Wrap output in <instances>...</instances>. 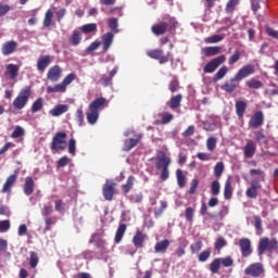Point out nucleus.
I'll use <instances>...</instances> for the list:
<instances>
[{
	"instance_id": "nucleus-28",
	"label": "nucleus",
	"mask_w": 278,
	"mask_h": 278,
	"mask_svg": "<svg viewBox=\"0 0 278 278\" xmlns=\"http://www.w3.org/2000/svg\"><path fill=\"white\" fill-rule=\"evenodd\" d=\"M66 112H68V105L66 104H59L50 110L51 116H62V114H66Z\"/></svg>"
},
{
	"instance_id": "nucleus-56",
	"label": "nucleus",
	"mask_w": 278,
	"mask_h": 278,
	"mask_svg": "<svg viewBox=\"0 0 278 278\" xmlns=\"http://www.w3.org/2000/svg\"><path fill=\"white\" fill-rule=\"evenodd\" d=\"M38 254L36 252H30V261H29V265L31 268H36L38 266Z\"/></svg>"
},
{
	"instance_id": "nucleus-19",
	"label": "nucleus",
	"mask_w": 278,
	"mask_h": 278,
	"mask_svg": "<svg viewBox=\"0 0 278 278\" xmlns=\"http://www.w3.org/2000/svg\"><path fill=\"white\" fill-rule=\"evenodd\" d=\"M146 240L147 233L142 232L141 230H137L132 238V244L137 247V249H142V247H144Z\"/></svg>"
},
{
	"instance_id": "nucleus-7",
	"label": "nucleus",
	"mask_w": 278,
	"mask_h": 278,
	"mask_svg": "<svg viewBox=\"0 0 278 278\" xmlns=\"http://www.w3.org/2000/svg\"><path fill=\"white\" fill-rule=\"evenodd\" d=\"M75 81V74H68L61 84L48 87L47 92H66V87Z\"/></svg>"
},
{
	"instance_id": "nucleus-15",
	"label": "nucleus",
	"mask_w": 278,
	"mask_h": 278,
	"mask_svg": "<svg viewBox=\"0 0 278 278\" xmlns=\"http://www.w3.org/2000/svg\"><path fill=\"white\" fill-rule=\"evenodd\" d=\"M115 188L116 182L106 180V184L103 187V197L106 201H112V199H114Z\"/></svg>"
},
{
	"instance_id": "nucleus-45",
	"label": "nucleus",
	"mask_w": 278,
	"mask_h": 278,
	"mask_svg": "<svg viewBox=\"0 0 278 278\" xmlns=\"http://www.w3.org/2000/svg\"><path fill=\"white\" fill-rule=\"evenodd\" d=\"M179 79H177V76H174L173 79L169 81L168 90L172 93H175L177 92V90H179Z\"/></svg>"
},
{
	"instance_id": "nucleus-33",
	"label": "nucleus",
	"mask_w": 278,
	"mask_h": 278,
	"mask_svg": "<svg viewBox=\"0 0 278 278\" xmlns=\"http://www.w3.org/2000/svg\"><path fill=\"white\" fill-rule=\"evenodd\" d=\"M224 197L228 201L229 199H231V197H233V188H231V177H228L225 184Z\"/></svg>"
},
{
	"instance_id": "nucleus-32",
	"label": "nucleus",
	"mask_w": 278,
	"mask_h": 278,
	"mask_svg": "<svg viewBox=\"0 0 278 278\" xmlns=\"http://www.w3.org/2000/svg\"><path fill=\"white\" fill-rule=\"evenodd\" d=\"M245 86L250 88V90H260V88H264V84L255 78L248 80Z\"/></svg>"
},
{
	"instance_id": "nucleus-52",
	"label": "nucleus",
	"mask_w": 278,
	"mask_h": 278,
	"mask_svg": "<svg viewBox=\"0 0 278 278\" xmlns=\"http://www.w3.org/2000/svg\"><path fill=\"white\" fill-rule=\"evenodd\" d=\"M211 256H212V251L205 250L199 254L198 260H199V262L203 263V262H207Z\"/></svg>"
},
{
	"instance_id": "nucleus-62",
	"label": "nucleus",
	"mask_w": 278,
	"mask_h": 278,
	"mask_svg": "<svg viewBox=\"0 0 278 278\" xmlns=\"http://www.w3.org/2000/svg\"><path fill=\"white\" fill-rule=\"evenodd\" d=\"M225 170V163L218 162L214 167L215 175H223V172Z\"/></svg>"
},
{
	"instance_id": "nucleus-54",
	"label": "nucleus",
	"mask_w": 278,
	"mask_h": 278,
	"mask_svg": "<svg viewBox=\"0 0 278 278\" xmlns=\"http://www.w3.org/2000/svg\"><path fill=\"white\" fill-rule=\"evenodd\" d=\"M224 247H227V240L223 237H218L217 240L215 241V249L216 251H220Z\"/></svg>"
},
{
	"instance_id": "nucleus-48",
	"label": "nucleus",
	"mask_w": 278,
	"mask_h": 278,
	"mask_svg": "<svg viewBox=\"0 0 278 278\" xmlns=\"http://www.w3.org/2000/svg\"><path fill=\"white\" fill-rule=\"evenodd\" d=\"M225 37L223 35H213L211 37H207L205 39V42L207 45H216V42H222V40H224Z\"/></svg>"
},
{
	"instance_id": "nucleus-38",
	"label": "nucleus",
	"mask_w": 278,
	"mask_h": 278,
	"mask_svg": "<svg viewBox=\"0 0 278 278\" xmlns=\"http://www.w3.org/2000/svg\"><path fill=\"white\" fill-rule=\"evenodd\" d=\"M159 116L161 117V125H168L175 118V115L170 112L160 113Z\"/></svg>"
},
{
	"instance_id": "nucleus-42",
	"label": "nucleus",
	"mask_w": 278,
	"mask_h": 278,
	"mask_svg": "<svg viewBox=\"0 0 278 278\" xmlns=\"http://www.w3.org/2000/svg\"><path fill=\"white\" fill-rule=\"evenodd\" d=\"M135 181H136V178H134V176H130L127 179V182L122 186V190H123L124 194H127L134 188Z\"/></svg>"
},
{
	"instance_id": "nucleus-5",
	"label": "nucleus",
	"mask_w": 278,
	"mask_h": 278,
	"mask_svg": "<svg viewBox=\"0 0 278 278\" xmlns=\"http://www.w3.org/2000/svg\"><path fill=\"white\" fill-rule=\"evenodd\" d=\"M148 58L151 60H156L159 64H166L170 62V52L164 54V50L162 49H151L147 51Z\"/></svg>"
},
{
	"instance_id": "nucleus-26",
	"label": "nucleus",
	"mask_w": 278,
	"mask_h": 278,
	"mask_svg": "<svg viewBox=\"0 0 278 278\" xmlns=\"http://www.w3.org/2000/svg\"><path fill=\"white\" fill-rule=\"evenodd\" d=\"M182 99H184V96L181 93L173 96L169 100L170 110H177L178 108H181Z\"/></svg>"
},
{
	"instance_id": "nucleus-47",
	"label": "nucleus",
	"mask_w": 278,
	"mask_h": 278,
	"mask_svg": "<svg viewBox=\"0 0 278 278\" xmlns=\"http://www.w3.org/2000/svg\"><path fill=\"white\" fill-rule=\"evenodd\" d=\"M220 258H215L211 264H210V270L213 273V275H216L220 270Z\"/></svg>"
},
{
	"instance_id": "nucleus-10",
	"label": "nucleus",
	"mask_w": 278,
	"mask_h": 278,
	"mask_svg": "<svg viewBox=\"0 0 278 278\" xmlns=\"http://www.w3.org/2000/svg\"><path fill=\"white\" fill-rule=\"evenodd\" d=\"M262 125H264V112L256 111L249 121V127L251 129H258Z\"/></svg>"
},
{
	"instance_id": "nucleus-53",
	"label": "nucleus",
	"mask_w": 278,
	"mask_h": 278,
	"mask_svg": "<svg viewBox=\"0 0 278 278\" xmlns=\"http://www.w3.org/2000/svg\"><path fill=\"white\" fill-rule=\"evenodd\" d=\"M201 249H203V241H195L194 243H192L190 245V251L191 253H199V251H201Z\"/></svg>"
},
{
	"instance_id": "nucleus-25",
	"label": "nucleus",
	"mask_w": 278,
	"mask_h": 278,
	"mask_svg": "<svg viewBox=\"0 0 278 278\" xmlns=\"http://www.w3.org/2000/svg\"><path fill=\"white\" fill-rule=\"evenodd\" d=\"M168 247H170V241H168L167 239H164L155 243L154 251L155 253H166V251L168 250Z\"/></svg>"
},
{
	"instance_id": "nucleus-17",
	"label": "nucleus",
	"mask_w": 278,
	"mask_h": 278,
	"mask_svg": "<svg viewBox=\"0 0 278 278\" xmlns=\"http://www.w3.org/2000/svg\"><path fill=\"white\" fill-rule=\"evenodd\" d=\"M60 77H62V68L59 65L50 67V70L47 73V79L55 83L60 81Z\"/></svg>"
},
{
	"instance_id": "nucleus-24",
	"label": "nucleus",
	"mask_w": 278,
	"mask_h": 278,
	"mask_svg": "<svg viewBox=\"0 0 278 278\" xmlns=\"http://www.w3.org/2000/svg\"><path fill=\"white\" fill-rule=\"evenodd\" d=\"M141 138L142 135H137L136 139H126L124 142V151H131V149H134V147H136L140 142Z\"/></svg>"
},
{
	"instance_id": "nucleus-50",
	"label": "nucleus",
	"mask_w": 278,
	"mask_h": 278,
	"mask_svg": "<svg viewBox=\"0 0 278 278\" xmlns=\"http://www.w3.org/2000/svg\"><path fill=\"white\" fill-rule=\"evenodd\" d=\"M216 142H218L216 137H208L206 140L207 151H214L216 149Z\"/></svg>"
},
{
	"instance_id": "nucleus-12",
	"label": "nucleus",
	"mask_w": 278,
	"mask_h": 278,
	"mask_svg": "<svg viewBox=\"0 0 278 278\" xmlns=\"http://www.w3.org/2000/svg\"><path fill=\"white\" fill-rule=\"evenodd\" d=\"M257 152V143L255 141L248 139L245 146L243 147V155L245 160H251Z\"/></svg>"
},
{
	"instance_id": "nucleus-46",
	"label": "nucleus",
	"mask_w": 278,
	"mask_h": 278,
	"mask_svg": "<svg viewBox=\"0 0 278 278\" xmlns=\"http://www.w3.org/2000/svg\"><path fill=\"white\" fill-rule=\"evenodd\" d=\"M185 218L187 220V223H190L192 225V223H194V208L193 207H187L185 211Z\"/></svg>"
},
{
	"instance_id": "nucleus-11",
	"label": "nucleus",
	"mask_w": 278,
	"mask_h": 278,
	"mask_svg": "<svg viewBox=\"0 0 278 278\" xmlns=\"http://www.w3.org/2000/svg\"><path fill=\"white\" fill-rule=\"evenodd\" d=\"M255 73V66L248 64L242 66L235 75V78L239 81H242V79H247V77H250V75H253Z\"/></svg>"
},
{
	"instance_id": "nucleus-31",
	"label": "nucleus",
	"mask_w": 278,
	"mask_h": 278,
	"mask_svg": "<svg viewBox=\"0 0 278 278\" xmlns=\"http://www.w3.org/2000/svg\"><path fill=\"white\" fill-rule=\"evenodd\" d=\"M203 53L206 58H213V55H218V53H220V47L214 46L203 48Z\"/></svg>"
},
{
	"instance_id": "nucleus-30",
	"label": "nucleus",
	"mask_w": 278,
	"mask_h": 278,
	"mask_svg": "<svg viewBox=\"0 0 278 278\" xmlns=\"http://www.w3.org/2000/svg\"><path fill=\"white\" fill-rule=\"evenodd\" d=\"M70 43L72 47H77L81 43V33L79 30H74L70 37Z\"/></svg>"
},
{
	"instance_id": "nucleus-64",
	"label": "nucleus",
	"mask_w": 278,
	"mask_h": 278,
	"mask_svg": "<svg viewBox=\"0 0 278 278\" xmlns=\"http://www.w3.org/2000/svg\"><path fill=\"white\" fill-rule=\"evenodd\" d=\"M100 84L105 87L112 86V78L110 76L103 75L100 79Z\"/></svg>"
},
{
	"instance_id": "nucleus-35",
	"label": "nucleus",
	"mask_w": 278,
	"mask_h": 278,
	"mask_svg": "<svg viewBox=\"0 0 278 278\" xmlns=\"http://www.w3.org/2000/svg\"><path fill=\"white\" fill-rule=\"evenodd\" d=\"M52 24H53V10L49 9L45 13L42 25L43 27H51Z\"/></svg>"
},
{
	"instance_id": "nucleus-21",
	"label": "nucleus",
	"mask_w": 278,
	"mask_h": 278,
	"mask_svg": "<svg viewBox=\"0 0 278 278\" xmlns=\"http://www.w3.org/2000/svg\"><path fill=\"white\" fill-rule=\"evenodd\" d=\"M112 42H114V34L105 33L102 36V49L104 53L110 50V48L112 47Z\"/></svg>"
},
{
	"instance_id": "nucleus-20",
	"label": "nucleus",
	"mask_w": 278,
	"mask_h": 278,
	"mask_svg": "<svg viewBox=\"0 0 278 278\" xmlns=\"http://www.w3.org/2000/svg\"><path fill=\"white\" fill-rule=\"evenodd\" d=\"M49 64H51V56L49 55L39 56L37 61V71H39L40 73H45Z\"/></svg>"
},
{
	"instance_id": "nucleus-29",
	"label": "nucleus",
	"mask_w": 278,
	"mask_h": 278,
	"mask_svg": "<svg viewBox=\"0 0 278 278\" xmlns=\"http://www.w3.org/2000/svg\"><path fill=\"white\" fill-rule=\"evenodd\" d=\"M34 193V179L31 177H26L24 184V194L30 197Z\"/></svg>"
},
{
	"instance_id": "nucleus-37",
	"label": "nucleus",
	"mask_w": 278,
	"mask_h": 278,
	"mask_svg": "<svg viewBox=\"0 0 278 278\" xmlns=\"http://www.w3.org/2000/svg\"><path fill=\"white\" fill-rule=\"evenodd\" d=\"M80 31L83 34H97V24L94 23L85 24L80 27Z\"/></svg>"
},
{
	"instance_id": "nucleus-55",
	"label": "nucleus",
	"mask_w": 278,
	"mask_h": 278,
	"mask_svg": "<svg viewBox=\"0 0 278 278\" xmlns=\"http://www.w3.org/2000/svg\"><path fill=\"white\" fill-rule=\"evenodd\" d=\"M109 27L112 31H118V18L112 17L109 20Z\"/></svg>"
},
{
	"instance_id": "nucleus-6",
	"label": "nucleus",
	"mask_w": 278,
	"mask_h": 278,
	"mask_svg": "<svg viewBox=\"0 0 278 278\" xmlns=\"http://www.w3.org/2000/svg\"><path fill=\"white\" fill-rule=\"evenodd\" d=\"M227 61V56L225 54H222L215 59H212L204 67H203V73L206 74H212L215 73L218 66L222 64H225Z\"/></svg>"
},
{
	"instance_id": "nucleus-23",
	"label": "nucleus",
	"mask_w": 278,
	"mask_h": 278,
	"mask_svg": "<svg viewBox=\"0 0 278 278\" xmlns=\"http://www.w3.org/2000/svg\"><path fill=\"white\" fill-rule=\"evenodd\" d=\"M21 67L18 65L10 63L7 65L5 75H9L10 79H16L18 77V71Z\"/></svg>"
},
{
	"instance_id": "nucleus-16",
	"label": "nucleus",
	"mask_w": 278,
	"mask_h": 278,
	"mask_svg": "<svg viewBox=\"0 0 278 278\" xmlns=\"http://www.w3.org/2000/svg\"><path fill=\"white\" fill-rule=\"evenodd\" d=\"M16 49H18V42L14 40L7 41L2 45L1 53L2 55H12V53H16Z\"/></svg>"
},
{
	"instance_id": "nucleus-57",
	"label": "nucleus",
	"mask_w": 278,
	"mask_h": 278,
	"mask_svg": "<svg viewBox=\"0 0 278 278\" xmlns=\"http://www.w3.org/2000/svg\"><path fill=\"white\" fill-rule=\"evenodd\" d=\"M10 220L5 219V220H1L0 222V233H5V231H10Z\"/></svg>"
},
{
	"instance_id": "nucleus-51",
	"label": "nucleus",
	"mask_w": 278,
	"mask_h": 278,
	"mask_svg": "<svg viewBox=\"0 0 278 278\" xmlns=\"http://www.w3.org/2000/svg\"><path fill=\"white\" fill-rule=\"evenodd\" d=\"M23 136H25V129H23L21 126H16L11 134V138H23Z\"/></svg>"
},
{
	"instance_id": "nucleus-49",
	"label": "nucleus",
	"mask_w": 278,
	"mask_h": 278,
	"mask_svg": "<svg viewBox=\"0 0 278 278\" xmlns=\"http://www.w3.org/2000/svg\"><path fill=\"white\" fill-rule=\"evenodd\" d=\"M211 192L214 197H218V194H220V182H218V180H214L211 184Z\"/></svg>"
},
{
	"instance_id": "nucleus-3",
	"label": "nucleus",
	"mask_w": 278,
	"mask_h": 278,
	"mask_svg": "<svg viewBox=\"0 0 278 278\" xmlns=\"http://www.w3.org/2000/svg\"><path fill=\"white\" fill-rule=\"evenodd\" d=\"M278 250V241L277 239H268V237H263L258 242V255H264V253H275Z\"/></svg>"
},
{
	"instance_id": "nucleus-18",
	"label": "nucleus",
	"mask_w": 278,
	"mask_h": 278,
	"mask_svg": "<svg viewBox=\"0 0 278 278\" xmlns=\"http://www.w3.org/2000/svg\"><path fill=\"white\" fill-rule=\"evenodd\" d=\"M106 102L108 100L103 97L97 98L89 104L88 110L99 113V110H103V108H105Z\"/></svg>"
},
{
	"instance_id": "nucleus-59",
	"label": "nucleus",
	"mask_w": 278,
	"mask_h": 278,
	"mask_svg": "<svg viewBox=\"0 0 278 278\" xmlns=\"http://www.w3.org/2000/svg\"><path fill=\"white\" fill-rule=\"evenodd\" d=\"M265 33H266L267 36H269L270 38H275L276 40H278V30L273 29V27L266 26V27H265Z\"/></svg>"
},
{
	"instance_id": "nucleus-1",
	"label": "nucleus",
	"mask_w": 278,
	"mask_h": 278,
	"mask_svg": "<svg viewBox=\"0 0 278 278\" xmlns=\"http://www.w3.org/2000/svg\"><path fill=\"white\" fill-rule=\"evenodd\" d=\"M177 25H179L177 20H175V17H170L152 25L151 31L154 36H164L166 31H175V29H177Z\"/></svg>"
},
{
	"instance_id": "nucleus-34",
	"label": "nucleus",
	"mask_w": 278,
	"mask_h": 278,
	"mask_svg": "<svg viewBox=\"0 0 278 278\" xmlns=\"http://www.w3.org/2000/svg\"><path fill=\"white\" fill-rule=\"evenodd\" d=\"M86 114H87V122L89 123V125H97V121H99V112L90 111L88 109Z\"/></svg>"
},
{
	"instance_id": "nucleus-27",
	"label": "nucleus",
	"mask_w": 278,
	"mask_h": 278,
	"mask_svg": "<svg viewBox=\"0 0 278 278\" xmlns=\"http://www.w3.org/2000/svg\"><path fill=\"white\" fill-rule=\"evenodd\" d=\"M125 231H127V225L119 224V226L116 230V233H115V238H114L115 244H121V241L123 240V237L125 236Z\"/></svg>"
},
{
	"instance_id": "nucleus-9",
	"label": "nucleus",
	"mask_w": 278,
	"mask_h": 278,
	"mask_svg": "<svg viewBox=\"0 0 278 278\" xmlns=\"http://www.w3.org/2000/svg\"><path fill=\"white\" fill-rule=\"evenodd\" d=\"M168 166H170V159L166 154H162L156 159V168L161 170V175H168Z\"/></svg>"
},
{
	"instance_id": "nucleus-36",
	"label": "nucleus",
	"mask_w": 278,
	"mask_h": 278,
	"mask_svg": "<svg viewBox=\"0 0 278 278\" xmlns=\"http://www.w3.org/2000/svg\"><path fill=\"white\" fill-rule=\"evenodd\" d=\"M227 73H229V67H227L226 65L222 66L214 75L213 81H220V79H223L225 75H227Z\"/></svg>"
},
{
	"instance_id": "nucleus-44",
	"label": "nucleus",
	"mask_w": 278,
	"mask_h": 278,
	"mask_svg": "<svg viewBox=\"0 0 278 278\" xmlns=\"http://www.w3.org/2000/svg\"><path fill=\"white\" fill-rule=\"evenodd\" d=\"M240 58H242V52H240V50H236L228 59L229 66H233V64L240 62Z\"/></svg>"
},
{
	"instance_id": "nucleus-63",
	"label": "nucleus",
	"mask_w": 278,
	"mask_h": 278,
	"mask_svg": "<svg viewBox=\"0 0 278 278\" xmlns=\"http://www.w3.org/2000/svg\"><path fill=\"white\" fill-rule=\"evenodd\" d=\"M76 121L80 127L84 125V110L78 109L76 111Z\"/></svg>"
},
{
	"instance_id": "nucleus-58",
	"label": "nucleus",
	"mask_w": 278,
	"mask_h": 278,
	"mask_svg": "<svg viewBox=\"0 0 278 278\" xmlns=\"http://www.w3.org/2000/svg\"><path fill=\"white\" fill-rule=\"evenodd\" d=\"M198 160H200L201 162H210V160H212V154L206 153V152H199L197 154Z\"/></svg>"
},
{
	"instance_id": "nucleus-43",
	"label": "nucleus",
	"mask_w": 278,
	"mask_h": 278,
	"mask_svg": "<svg viewBox=\"0 0 278 278\" xmlns=\"http://www.w3.org/2000/svg\"><path fill=\"white\" fill-rule=\"evenodd\" d=\"M68 154L75 156L77 153V141L71 138L67 143Z\"/></svg>"
},
{
	"instance_id": "nucleus-8",
	"label": "nucleus",
	"mask_w": 278,
	"mask_h": 278,
	"mask_svg": "<svg viewBox=\"0 0 278 278\" xmlns=\"http://www.w3.org/2000/svg\"><path fill=\"white\" fill-rule=\"evenodd\" d=\"M244 275L254 278L262 277L264 275V265L262 263L251 264L244 269Z\"/></svg>"
},
{
	"instance_id": "nucleus-41",
	"label": "nucleus",
	"mask_w": 278,
	"mask_h": 278,
	"mask_svg": "<svg viewBox=\"0 0 278 278\" xmlns=\"http://www.w3.org/2000/svg\"><path fill=\"white\" fill-rule=\"evenodd\" d=\"M15 181H16V176H14V175L10 176L7 179V181H5V184H4L3 188H2V192H10V190L14 186Z\"/></svg>"
},
{
	"instance_id": "nucleus-39",
	"label": "nucleus",
	"mask_w": 278,
	"mask_h": 278,
	"mask_svg": "<svg viewBox=\"0 0 278 278\" xmlns=\"http://www.w3.org/2000/svg\"><path fill=\"white\" fill-rule=\"evenodd\" d=\"M240 3V0H228L225 12L226 14H233L236 11L237 5Z\"/></svg>"
},
{
	"instance_id": "nucleus-22",
	"label": "nucleus",
	"mask_w": 278,
	"mask_h": 278,
	"mask_svg": "<svg viewBox=\"0 0 278 278\" xmlns=\"http://www.w3.org/2000/svg\"><path fill=\"white\" fill-rule=\"evenodd\" d=\"M235 110L238 118H243L244 114H247V102L239 100L235 104Z\"/></svg>"
},
{
	"instance_id": "nucleus-13",
	"label": "nucleus",
	"mask_w": 278,
	"mask_h": 278,
	"mask_svg": "<svg viewBox=\"0 0 278 278\" xmlns=\"http://www.w3.org/2000/svg\"><path fill=\"white\" fill-rule=\"evenodd\" d=\"M240 248L242 257H249L253 250L251 249V240L249 238H242L237 243Z\"/></svg>"
},
{
	"instance_id": "nucleus-61",
	"label": "nucleus",
	"mask_w": 278,
	"mask_h": 278,
	"mask_svg": "<svg viewBox=\"0 0 278 278\" xmlns=\"http://www.w3.org/2000/svg\"><path fill=\"white\" fill-rule=\"evenodd\" d=\"M11 10L12 7H10V4L0 3V17L5 16V14H8V12H10Z\"/></svg>"
},
{
	"instance_id": "nucleus-60",
	"label": "nucleus",
	"mask_w": 278,
	"mask_h": 278,
	"mask_svg": "<svg viewBox=\"0 0 278 278\" xmlns=\"http://www.w3.org/2000/svg\"><path fill=\"white\" fill-rule=\"evenodd\" d=\"M99 47H101V41H93L86 49V53H92V51H97Z\"/></svg>"
},
{
	"instance_id": "nucleus-4",
	"label": "nucleus",
	"mask_w": 278,
	"mask_h": 278,
	"mask_svg": "<svg viewBox=\"0 0 278 278\" xmlns=\"http://www.w3.org/2000/svg\"><path fill=\"white\" fill-rule=\"evenodd\" d=\"M68 135L64 131L56 132L53 138L50 146V149L52 153H55L58 151H66V138Z\"/></svg>"
},
{
	"instance_id": "nucleus-40",
	"label": "nucleus",
	"mask_w": 278,
	"mask_h": 278,
	"mask_svg": "<svg viewBox=\"0 0 278 278\" xmlns=\"http://www.w3.org/2000/svg\"><path fill=\"white\" fill-rule=\"evenodd\" d=\"M45 108V100L42 98H38L31 105V113L36 114L37 112H40Z\"/></svg>"
},
{
	"instance_id": "nucleus-2",
	"label": "nucleus",
	"mask_w": 278,
	"mask_h": 278,
	"mask_svg": "<svg viewBox=\"0 0 278 278\" xmlns=\"http://www.w3.org/2000/svg\"><path fill=\"white\" fill-rule=\"evenodd\" d=\"M31 97V87L26 86L22 90H20L16 98L13 100V108L15 110H24L27 103H29V99Z\"/></svg>"
},
{
	"instance_id": "nucleus-14",
	"label": "nucleus",
	"mask_w": 278,
	"mask_h": 278,
	"mask_svg": "<svg viewBox=\"0 0 278 278\" xmlns=\"http://www.w3.org/2000/svg\"><path fill=\"white\" fill-rule=\"evenodd\" d=\"M239 86L240 80L236 79V76H233L222 86V90H224V92H227L228 94H231L232 92H236V90H238Z\"/></svg>"
}]
</instances>
